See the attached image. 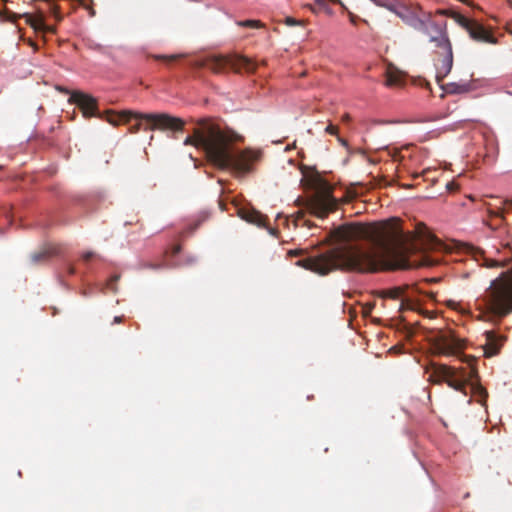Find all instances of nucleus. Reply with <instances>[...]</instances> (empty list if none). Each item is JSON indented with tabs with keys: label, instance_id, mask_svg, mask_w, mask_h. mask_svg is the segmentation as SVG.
<instances>
[{
	"label": "nucleus",
	"instance_id": "nucleus-1",
	"mask_svg": "<svg viewBox=\"0 0 512 512\" xmlns=\"http://www.w3.org/2000/svg\"><path fill=\"white\" fill-rule=\"evenodd\" d=\"M335 247L325 252L307 255L295 265L321 276L337 269L374 273L386 270H406L432 267L438 260L426 253L416 255L417 239L431 236L418 229L404 232L399 218H390L372 224H343L329 232Z\"/></svg>",
	"mask_w": 512,
	"mask_h": 512
},
{
	"label": "nucleus",
	"instance_id": "nucleus-2",
	"mask_svg": "<svg viewBox=\"0 0 512 512\" xmlns=\"http://www.w3.org/2000/svg\"><path fill=\"white\" fill-rule=\"evenodd\" d=\"M241 136L232 130L222 129L209 118L196 121L192 134L184 140V145H191L204 151L207 159L219 169L229 170L236 175H245L253 171L254 165L261 160L260 150L246 148L235 149L233 143Z\"/></svg>",
	"mask_w": 512,
	"mask_h": 512
},
{
	"label": "nucleus",
	"instance_id": "nucleus-3",
	"mask_svg": "<svg viewBox=\"0 0 512 512\" xmlns=\"http://www.w3.org/2000/svg\"><path fill=\"white\" fill-rule=\"evenodd\" d=\"M477 309L491 321L502 320L512 313V272H503L492 280L477 299Z\"/></svg>",
	"mask_w": 512,
	"mask_h": 512
},
{
	"label": "nucleus",
	"instance_id": "nucleus-4",
	"mask_svg": "<svg viewBox=\"0 0 512 512\" xmlns=\"http://www.w3.org/2000/svg\"><path fill=\"white\" fill-rule=\"evenodd\" d=\"M464 357L465 359H463V361H466L470 367L468 371L463 368L456 369L445 364L433 363L431 364L432 372L429 380L435 384L446 382L449 387L467 395V387L470 386L471 381L477 377V370L472 363L476 361V358L468 356Z\"/></svg>",
	"mask_w": 512,
	"mask_h": 512
},
{
	"label": "nucleus",
	"instance_id": "nucleus-5",
	"mask_svg": "<svg viewBox=\"0 0 512 512\" xmlns=\"http://www.w3.org/2000/svg\"><path fill=\"white\" fill-rule=\"evenodd\" d=\"M429 41L434 44L433 61L436 68V79L440 83L450 73L453 66L452 45L447 32L441 26L431 33Z\"/></svg>",
	"mask_w": 512,
	"mask_h": 512
},
{
	"label": "nucleus",
	"instance_id": "nucleus-6",
	"mask_svg": "<svg viewBox=\"0 0 512 512\" xmlns=\"http://www.w3.org/2000/svg\"><path fill=\"white\" fill-rule=\"evenodd\" d=\"M310 182L315 190L308 204L311 213L323 218L335 211L339 201L333 196L334 187L320 175L313 176Z\"/></svg>",
	"mask_w": 512,
	"mask_h": 512
},
{
	"label": "nucleus",
	"instance_id": "nucleus-7",
	"mask_svg": "<svg viewBox=\"0 0 512 512\" xmlns=\"http://www.w3.org/2000/svg\"><path fill=\"white\" fill-rule=\"evenodd\" d=\"M119 118L124 122H129L131 118L143 119L150 124L149 129H170L173 131H181L185 122L178 117L169 114H133L131 112H123Z\"/></svg>",
	"mask_w": 512,
	"mask_h": 512
},
{
	"label": "nucleus",
	"instance_id": "nucleus-8",
	"mask_svg": "<svg viewBox=\"0 0 512 512\" xmlns=\"http://www.w3.org/2000/svg\"><path fill=\"white\" fill-rule=\"evenodd\" d=\"M432 346L438 355L460 356L465 349L466 342L453 331H441L433 338Z\"/></svg>",
	"mask_w": 512,
	"mask_h": 512
},
{
	"label": "nucleus",
	"instance_id": "nucleus-9",
	"mask_svg": "<svg viewBox=\"0 0 512 512\" xmlns=\"http://www.w3.org/2000/svg\"><path fill=\"white\" fill-rule=\"evenodd\" d=\"M256 66L251 59L241 55L219 56L211 59L208 63V67L215 73H220L226 68H230L236 73H253Z\"/></svg>",
	"mask_w": 512,
	"mask_h": 512
},
{
	"label": "nucleus",
	"instance_id": "nucleus-10",
	"mask_svg": "<svg viewBox=\"0 0 512 512\" xmlns=\"http://www.w3.org/2000/svg\"><path fill=\"white\" fill-rule=\"evenodd\" d=\"M462 25L469 33L470 37L478 42H486V43H496V39L491 33L490 30H488L484 25L481 23L470 20L467 18H463Z\"/></svg>",
	"mask_w": 512,
	"mask_h": 512
},
{
	"label": "nucleus",
	"instance_id": "nucleus-11",
	"mask_svg": "<svg viewBox=\"0 0 512 512\" xmlns=\"http://www.w3.org/2000/svg\"><path fill=\"white\" fill-rule=\"evenodd\" d=\"M69 102L76 104L83 113V116L90 118L96 115L97 112V101L94 97L82 93L74 92L69 98Z\"/></svg>",
	"mask_w": 512,
	"mask_h": 512
},
{
	"label": "nucleus",
	"instance_id": "nucleus-12",
	"mask_svg": "<svg viewBox=\"0 0 512 512\" xmlns=\"http://www.w3.org/2000/svg\"><path fill=\"white\" fill-rule=\"evenodd\" d=\"M485 343L483 344V354L485 357H493L497 355L506 341L504 335H500L495 331H485Z\"/></svg>",
	"mask_w": 512,
	"mask_h": 512
},
{
	"label": "nucleus",
	"instance_id": "nucleus-13",
	"mask_svg": "<svg viewBox=\"0 0 512 512\" xmlns=\"http://www.w3.org/2000/svg\"><path fill=\"white\" fill-rule=\"evenodd\" d=\"M238 215L248 223L254 224L258 227H266L268 224L267 216L254 208L242 207L238 210Z\"/></svg>",
	"mask_w": 512,
	"mask_h": 512
},
{
	"label": "nucleus",
	"instance_id": "nucleus-14",
	"mask_svg": "<svg viewBox=\"0 0 512 512\" xmlns=\"http://www.w3.org/2000/svg\"><path fill=\"white\" fill-rule=\"evenodd\" d=\"M407 25L412 27L413 29L420 31L426 36H430L431 33H433L436 28H438L440 25L435 23L431 20H423L419 18L416 13L412 16L411 19L407 22Z\"/></svg>",
	"mask_w": 512,
	"mask_h": 512
},
{
	"label": "nucleus",
	"instance_id": "nucleus-15",
	"mask_svg": "<svg viewBox=\"0 0 512 512\" xmlns=\"http://www.w3.org/2000/svg\"><path fill=\"white\" fill-rule=\"evenodd\" d=\"M509 210H512V199L503 201L502 207L497 208V210L490 211L491 222L489 223V226L492 229H497L499 225L504 221L505 212Z\"/></svg>",
	"mask_w": 512,
	"mask_h": 512
},
{
	"label": "nucleus",
	"instance_id": "nucleus-16",
	"mask_svg": "<svg viewBox=\"0 0 512 512\" xmlns=\"http://www.w3.org/2000/svg\"><path fill=\"white\" fill-rule=\"evenodd\" d=\"M21 17H23L25 19V22L36 31L54 32L53 28L47 27L44 24V13L42 11H38L37 15L35 16L30 13H25Z\"/></svg>",
	"mask_w": 512,
	"mask_h": 512
},
{
	"label": "nucleus",
	"instance_id": "nucleus-17",
	"mask_svg": "<svg viewBox=\"0 0 512 512\" xmlns=\"http://www.w3.org/2000/svg\"><path fill=\"white\" fill-rule=\"evenodd\" d=\"M405 83V74L396 67L389 65L386 70L385 84L388 87H400Z\"/></svg>",
	"mask_w": 512,
	"mask_h": 512
},
{
	"label": "nucleus",
	"instance_id": "nucleus-18",
	"mask_svg": "<svg viewBox=\"0 0 512 512\" xmlns=\"http://www.w3.org/2000/svg\"><path fill=\"white\" fill-rule=\"evenodd\" d=\"M58 253L57 248L52 245L43 247L41 250L36 251L30 256V263L32 265H38L48 261L52 256Z\"/></svg>",
	"mask_w": 512,
	"mask_h": 512
},
{
	"label": "nucleus",
	"instance_id": "nucleus-19",
	"mask_svg": "<svg viewBox=\"0 0 512 512\" xmlns=\"http://www.w3.org/2000/svg\"><path fill=\"white\" fill-rule=\"evenodd\" d=\"M388 9L393 11L406 24L409 21V19H411L412 16L415 14V12L412 11L410 8H408L405 5L399 4L396 0H393V7L392 8H388Z\"/></svg>",
	"mask_w": 512,
	"mask_h": 512
},
{
	"label": "nucleus",
	"instance_id": "nucleus-20",
	"mask_svg": "<svg viewBox=\"0 0 512 512\" xmlns=\"http://www.w3.org/2000/svg\"><path fill=\"white\" fill-rule=\"evenodd\" d=\"M470 388L473 395L477 397V402H479L483 406L486 405V401L488 398L487 390L480 384L474 383H471Z\"/></svg>",
	"mask_w": 512,
	"mask_h": 512
},
{
	"label": "nucleus",
	"instance_id": "nucleus-21",
	"mask_svg": "<svg viewBox=\"0 0 512 512\" xmlns=\"http://www.w3.org/2000/svg\"><path fill=\"white\" fill-rule=\"evenodd\" d=\"M237 25H239L241 27L252 28V29L262 28L264 26L263 23L259 20L238 21Z\"/></svg>",
	"mask_w": 512,
	"mask_h": 512
},
{
	"label": "nucleus",
	"instance_id": "nucleus-22",
	"mask_svg": "<svg viewBox=\"0 0 512 512\" xmlns=\"http://www.w3.org/2000/svg\"><path fill=\"white\" fill-rule=\"evenodd\" d=\"M402 289L399 287H395L383 292V297L391 298V299H399L402 295Z\"/></svg>",
	"mask_w": 512,
	"mask_h": 512
},
{
	"label": "nucleus",
	"instance_id": "nucleus-23",
	"mask_svg": "<svg viewBox=\"0 0 512 512\" xmlns=\"http://www.w3.org/2000/svg\"><path fill=\"white\" fill-rule=\"evenodd\" d=\"M306 254H307V251L304 249H293V250H289L287 252V255L289 257H299V256H304Z\"/></svg>",
	"mask_w": 512,
	"mask_h": 512
},
{
	"label": "nucleus",
	"instance_id": "nucleus-24",
	"mask_svg": "<svg viewBox=\"0 0 512 512\" xmlns=\"http://www.w3.org/2000/svg\"><path fill=\"white\" fill-rule=\"evenodd\" d=\"M177 58H178L177 55H172V56L157 55V56H155V59H157V60H167V61H174Z\"/></svg>",
	"mask_w": 512,
	"mask_h": 512
},
{
	"label": "nucleus",
	"instance_id": "nucleus-25",
	"mask_svg": "<svg viewBox=\"0 0 512 512\" xmlns=\"http://www.w3.org/2000/svg\"><path fill=\"white\" fill-rule=\"evenodd\" d=\"M325 131L331 135H336L338 133V127L330 124L326 127Z\"/></svg>",
	"mask_w": 512,
	"mask_h": 512
},
{
	"label": "nucleus",
	"instance_id": "nucleus-26",
	"mask_svg": "<svg viewBox=\"0 0 512 512\" xmlns=\"http://www.w3.org/2000/svg\"><path fill=\"white\" fill-rule=\"evenodd\" d=\"M95 256V254L93 252H86L82 255V259L85 261V262H88L90 259H92L93 257Z\"/></svg>",
	"mask_w": 512,
	"mask_h": 512
},
{
	"label": "nucleus",
	"instance_id": "nucleus-27",
	"mask_svg": "<svg viewBox=\"0 0 512 512\" xmlns=\"http://www.w3.org/2000/svg\"><path fill=\"white\" fill-rule=\"evenodd\" d=\"M285 22L289 26H293V25H296L298 23V21L296 19L292 18V17H287Z\"/></svg>",
	"mask_w": 512,
	"mask_h": 512
},
{
	"label": "nucleus",
	"instance_id": "nucleus-28",
	"mask_svg": "<svg viewBox=\"0 0 512 512\" xmlns=\"http://www.w3.org/2000/svg\"><path fill=\"white\" fill-rule=\"evenodd\" d=\"M446 187L449 191H454L458 188V186L454 182L447 183Z\"/></svg>",
	"mask_w": 512,
	"mask_h": 512
},
{
	"label": "nucleus",
	"instance_id": "nucleus-29",
	"mask_svg": "<svg viewBox=\"0 0 512 512\" xmlns=\"http://www.w3.org/2000/svg\"><path fill=\"white\" fill-rule=\"evenodd\" d=\"M145 267L151 268V269H160L163 267L162 264H147Z\"/></svg>",
	"mask_w": 512,
	"mask_h": 512
},
{
	"label": "nucleus",
	"instance_id": "nucleus-30",
	"mask_svg": "<svg viewBox=\"0 0 512 512\" xmlns=\"http://www.w3.org/2000/svg\"><path fill=\"white\" fill-rule=\"evenodd\" d=\"M349 18H350L351 23L356 24V22L358 20V16H356L353 13L349 12Z\"/></svg>",
	"mask_w": 512,
	"mask_h": 512
},
{
	"label": "nucleus",
	"instance_id": "nucleus-31",
	"mask_svg": "<svg viewBox=\"0 0 512 512\" xmlns=\"http://www.w3.org/2000/svg\"><path fill=\"white\" fill-rule=\"evenodd\" d=\"M181 247L179 245H176L172 248V255L175 256L180 252Z\"/></svg>",
	"mask_w": 512,
	"mask_h": 512
},
{
	"label": "nucleus",
	"instance_id": "nucleus-32",
	"mask_svg": "<svg viewBox=\"0 0 512 512\" xmlns=\"http://www.w3.org/2000/svg\"><path fill=\"white\" fill-rule=\"evenodd\" d=\"M124 320V316H115L113 323H122Z\"/></svg>",
	"mask_w": 512,
	"mask_h": 512
},
{
	"label": "nucleus",
	"instance_id": "nucleus-33",
	"mask_svg": "<svg viewBox=\"0 0 512 512\" xmlns=\"http://www.w3.org/2000/svg\"><path fill=\"white\" fill-rule=\"evenodd\" d=\"M140 123H137L135 124L134 126H132L130 129L133 133L137 132L139 129H140Z\"/></svg>",
	"mask_w": 512,
	"mask_h": 512
},
{
	"label": "nucleus",
	"instance_id": "nucleus-34",
	"mask_svg": "<svg viewBox=\"0 0 512 512\" xmlns=\"http://www.w3.org/2000/svg\"><path fill=\"white\" fill-rule=\"evenodd\" d=\"M28 43L35 51L38 49L37 44L32 40H29Z\"/></svg>",
	"mask_w": 512,
	"mask_h": 512
},
{
	"label": "nucleus",
	"instance_id": "nucleus-35",
	"mask_svg": "<svg viewBox=\"0 0 512 512\" xmlns=\"http://www.w3.org/2000/svg\"><path fill=\"white\" fill-rule=\"evenodd\" d=\"M67 271H68V273H69L70 275H72V274H74V273H75V268H74L72 265H70V266H68Z\"/></svg>",
	"mask_w": 512,
	"mask_h": 512
},
{
	"label": "nucleus",
	"instance_id": "nucleus-36",
	"mask_svg": "<svg viewBox=\"0 0 512 512\" xmlns=\"http://www.w3.org/2000/svg\"><path fill=\"white\" fill-rule=\"evenodd\" d=\"M342 120H343V121H345V122H346V121H349V120H350V116H349V114H345V115H343Z\"/></svg>",
	"mask_w": 512,
	"mask_h": 512
},
{
	"label": "nucleus",
	"instance_id": "nucleus-37",
	"mask_svg": "<svg viewBox=\"0 0 512 512\" xmlns=\"http://www.w3.org/2000/svg\"><path fill=\"white\" fill-rule=\"evenodd\" d=\"M497 262L496 261H491V263L488 264L489 267H494V266H497Z\"/></svg>",
	"mask_w": 512,
	"mask_h": 512
},
{
	"label": "nucleus",
	"instance_id": "nucleus-38",
	"mask_svg": "<svg viewBox=\"0 0 512 512\" xmlns=\"http://www.w3.org/2000/svg\"><path fill=\"white\" fill-rule=\"evenodd\" d=\"M334 3H338L339 5H341L343 8H345L344 4L340 1V0H333Z\"/></svg>",
	"mask_w": 512,
	"mask_h": 512
},
{
	"label": "nucleus",
	"instance_id": "nucleus-39",
	"mask_svg": "<svg viewBox=\"0 0 512 512\" xmlns=\"http://www.w3.org/2000/svg\"><path fill=\"white\" fill-rule=\"evenodd\" d=\"M303 219V214L302 213H298V217H297V220L296 221H299Z\"/></svg>",
	"mask_w": 512,
	"mask_h": 512
},
{
	"label": "nucleus",
	"instance_id": "nucleus-40",
	"mask_svg": "<svg viewBox=\"0 0 512 512\" xmlns=\"http://www.w3.org/2000/svg\"><path fill=\"white\" fill-rule=\"evenodd\" d=\"M304 225H306L308 228L312 226V224L309 221H304Z\"/></svg>",
	"mask_w": 512,
	"mask_h": 512
},
{
	"label": "nucleus",
	"instance_id": "nucleus-41",
	"mask_svg": "<svg viewBox=\"0 0 512 512\" xmlns=\"http://www.w3.org/2000/svg\"><path fill=\"white\" fill-rule=\"evenodd\" d=\"M109 122L112 124H117V122L114 119H110Z\"/></svg>",
	"mask_w": 512,
	"mask_h": 512
},
{
	"label": "nucleus",
	"instance_id": "nucleus-42",
	"mask_svg": "<svg viewBox=\"0 0 512 512\" xmlns=\"http://www.w3.org/2000/svg\"><path fill=\"white\" fill-rule=\"evenodd\" d=\"M404 309V304L401 303L399 310L402 311Z\"/></svg>",
	"mask_w": 512,
	"mask_h": 512
}]
</instances>
